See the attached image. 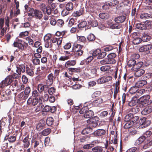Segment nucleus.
Returning <instances> with one entry per match:
<instances>
[{"mask_svg":"<svg viewBox=\"0 0 152 152\" xmlns=\"http://www.w3.org/2000/svg\"><path fill=\"white\" fill-rule=\"evenodd\" d=\"M21 40L18 39L16 41L14 42L13 44V46L18 48V50L20 51H24L26 49L28 45L27 43L24 42V44H23Z\"/></svg>","mask_w":152,"mask_h":152,"instance_id":"1","label":"nucleus"},{"mask_svg":"<svg viewBox=\"0 0 152 152\" xmlns=\"http://www.w3.org/2000/svg\"><path fill=\"white\" fill-rule=\"evenodd\" d=\"M150 97V96L149 95L143 96L141 97L138 100L139 104L137 105V107H141L149 104V99Z\"/></svg>","mask_w":152,"mask_h":152,"instance_id":"2","label":"nucleus"},{"mask_svg":"<svg viewBox=\"0 0 152 152\" xmlns=\"http://www.w3.org/2000/svg\"><path fill=\"white\" fill-rule=\"evenodd\" d=\"M31 144L33 145L34 148L36 150L37 149L40 151H41L43 146L42 142L40 139L33 137L31 140Z\"/></svg>","mask_w":152,"mask_h":152,"instance_id":"3","label":"nucleus"},{"mask_svg":"<svg viewBox=\"0 0 152 152\" xmlns=\"http://www.w3.org/2000/svg\"><path fill=\"white\" fill-rule=\"evenodd\" d=\"M11 77L8 75L0 83V88H3L5 87L11 85L13 82L11 79Z\"/></svg>","mask_w":152,"mask_h":152,"instance_id":"4","label":"nucleus"},{"mask_svg":"<svg viewBox=\"0 0 152 152\" xmlns=\"http://www.w3.org/2000/svg\"><path fill=\"white\" fill-rule=\"evenodd\" d=\"M139 129H142L148 126L151 123V121L148 119L143 118H141L139 121Z\"/></svg>","mask_w":152,"mask_h":152,"instance_id":"5","label":"nucleus"},{"mask_svg":"<svg viewBox=\"0 0 152 152\" xmlns=\"http://www.w3.org/2000/svg\"><path fill=\"white\" fill-rule=\"evenodd\" d=\"M86 74L91 77H93L95 76L97 73V69L95 68L90 67L87 66L85 69Z\"/></svg>","mask_w":152,"mask_h":152,"instance_id":"6","label":"nucleus"},{"mask_svg":"<svg viewBox=\"0 0 152 152\" xmlns=\"http://www.w3.org/2000/svg\"><path fill=\"white\" fill-rule=\"evenodd\" d=\"M56 78L53 75V74H50L47 77L45 83L49 87L52 86L53 83V80Z\"/></svg>","mask_w":152,"mask_h":152,"instance_id":"7","label":"nucleus"},{"mask_svg":"<svg viewBox=\"0 0 152 152\" xmlns=\"http://www.w3.org/2000/svg\"><path fill=\"white\" fill-rule=\"evenodd\" d=\"M62 39V37H60L58 38L55 37H52L50 42V48H51V47H52L53 43H56L58 47H59V46L61 44Z\"/></svg>","mask_w":152,"mask_h":152,"instance_id":"8","label":"nucleus"},{"mask_svg":"<svg viewBox=\"0 0 152 152\" xmlns=\"http://www.w3.org/2000/svg\"><path fill=\"white\" fill-rule=\"evenodd\" d=\"M42 7L41 10L43 11L44 14L46 13L49 15L51 14L52 12V9L49 5L46 6L45 4H42L40 5Z\"/></svg>","mask_w":152,"mask_h":152,"instance_id":"9","label":"nucleus"},{"mask_svg":"<svg viewBox=\"0 0 152 152\" xmlns=\"http://www.w3.org/2000/svg\"><path fill=\"white\" fill-rule=\"evenodd\" d=\"M16 72L17 73L19 74V75H21V73H24L26 71V66L25 65L23 64L16 65Z\"/></svg>","mask_w":152,"mask_h":152,"instance_id":"10","label":"nucleus"},{"mask_svg":"<svg viewBox=\"0 0 152 152\" xmlns=\"http://www.w3.org/2000/svg\"><path fill=\"white\" fill-rule=\"evenodd\" d=\"M116 56V54L114 53L109 54L107 56V59L110 64H114L116 62L115 58Z\"/></svg>","mask_w":152,"mask_h":152,"instance_id":"11","label":"nucleus"},{"mask_svg":"<svg viewBox=\"0 0 152 152\" xmlns=\"http://www.w3.org/2000/svg\"><path fill=\"white\" fill-rule=\"evenodd\" d=\"M32 10H33L34 17L39 19H40L42 18L43 14L41 11L39 10L34 9V8H32Z\"/></svg>","mask_w":152,"mask_h":152,"instance_id":"12","label":"nucleus"},{"mask_svg":"<svg viewBox=\"0 0 152 152\" xmlns=\"http://www.w3.org/2000/svg\"><path fill=\"white\" fill-rule=\"evenodd\" d=\"M106 132L105 130L102 129H99L93 132V134L95 137H98L104 135Z\"/></svg>","mask_w":152,"mask_h":152,"instance_id":"13","label":"nucleus"},{"mask_svg":"<svg viewBox=\"0 0 152 152\" xmlns=\"http://www.w3.org/2000/svg\"><path fill=\"white\" fill-rule=\"evenodd\" d=\"M84 12V9L81 8L79 10L74 11L72 13V15L75 17H78L83 15Z\"/></svg>","mask_w":152,"mask_h":152,"instance_id":"14","label":"nucleus"},{"mask_svg":"<svg viewBox=\"0 0 152 152\" xmlns=\"http://www.w3.org/2000/svg\"><path fill=\"white\" fill-rule=\"evenodd\" d=\"M49 88L45 83L44 85L42 83H40L38 86L37 89L39 92L41 93L43 91L45 92L47 91Z\"/></svg>","mask_w":152,"mask_h":152,"instance_id":"15","label":"nucleus"},{"mask_svg":"<svg viewBox=\"0 0 152 152\" xmlns=\"http://www.w3.org/2000/svg\"><path fill=\"white\" fill-rule=\"evenodd\" d=\"M39 100L36 97H30L27 100V104H32L33 105L35 106L37 104Z\"/></svg>","mask_w":152,"mask_h":152,"instance_id":"16","label":"nucleus"},{"mask_svg":"<svg viewBox=\"0 0 152 152\" xmlns=\"http://www.w3.org/2000/svg\"><path fill=\"white\" fill-rule=\"evenodd\" d=\"M16 135L13 134L12 136H10L9 133L6 134L5 137V140H8L10 142L12 143L14 142L16 140Z\"/></svg>","mask_w":152,"mask_h":152,"instance_id":"17","label":"nucleus"},{"mask_svg":"<svg viewBox=\"0 0 152 152\" xmlns=\"http://www.w3.org/2000/svg\"><path fill=\"white\" fill-rule=\"evenodd\" d=\"M137 97L136 96H134L131 101H128L127 104L130 107H132L136 105L137 103H138V100H137Z\"/></svg>","mask_w":152,"mask_h":152,"instance_id":"18","label":"nucleus"},{"mask_svg":"<svg viewBox=\"0 0 152 152\" xmlns=\"http://www.w3.org/2000/svg\"><path fill=\"white\" fill-rule=\"evenodd\" d=\"M152 111V106H149L146 107L141 111L142 115H145L151 113Z\"/></svg>","mask_w":152,"mask_h":152,"instance_id":"19","label":"nucleus"},{"mask_svg":"<svg viewBox=\"0 0 152 152\" xmlns=\"http://www.w3.org/2000/svg\"><path fill=\"white\" fill-rule=\"evenodd\" d=\"M31 139L29 138V135H27L23 140V145L24 148H27L29 146Z\"/></svg>","mask_w":152,"mask_h":152,"instance_id":"20","label":"nucleus"},{"mask_svg":"<svg viewBox=\"0 0 152 152\" xmlns=\"http://www.w3.org/2000/svg\"><path fill=\"white\" fill-rule=\"evenodd\" d=\"M152 49V45L151 44L144 45L141 46L139 49L140 52H143L147 51Z\"/></svg>","mask_w":152,"mask_h":152,"instance_id":"21","label":"nucleus"},{"mask_svg":"<svg viewBox=\"0 0 152 152\" xmlns=\"http://www.w3.org/2000/svg\"><path fill=\"white\" fill-rule=\"evenodd\" d=\"M46 69V67L45 65H42L37 69V72L38 75H42Z\"/></svg>","mask_w":152,"mask_h":152,"instance_id":"22","label":"nucleus"},{"mask_svg":"<svg viewBox=\"0 0 152 152\" xmlns=\"http://www.w3.org/2000/svg\"><path fill=\"white\" fill-rule=\"evenodd\" d=\"M126 19V15H122L115 18L114 19V21L117 23H122Z\"/></svg>","mask_w":152,"mask_h":152,"instance_id":"23","label":"nucleus"},{"mask_svg":"<svg viewBox=\"0 0 152 152\" xmlns=\"http://www.w3.org/2000/svg\"><path fill=\"white\" fill-rule=\"evenodd\" d=\"M88 24L91 25L92 27H96L98 25V23L97 21L94 19H90L88 20Z\"/></svg>","mask_w":152,"mask_h":152,"instance_id":"24","label":"nucleus"},{"mask_svg":"<svg viewBox=\"0 0 152 152\" xmlns=\"http://www.w3.org/2000/svg\"><path fill=\"white\" fill-rule=\"evenodd\" d=\"M141 39L143 42H148L151 39V37L147 33L144 32L142 34Z\"/></svg>","mask_w":152,"mask_h":152,"instance_id":"25","label":"nucleus"},{"mask_svg":"<svg viewBox=\"0 0 152 152\" xmlns=\"http://www.w3.org/2000/svg\"><path fill=\"white\" fill-rule=\"evenodd\" d=\"M94 115V113L93 111L90 110H87L85 114L83 115V117L85 118H89L88 120L91 119Z\"/></svg>","mask_w":152,"mask_h":152,"instance_id":"26","label":"nucleus"},{"mask_svg":"<svg viewBox=\"0 0 152 152\" xmlns=\"http://www.w3.org/2000/svg\"><path fill=\"white\" fill-rule=\"evenodd\" d=\"M134 75L136 77H139L142 76L145 72V70L142 69L134 70Z\"/></svg>","mask_w":152,"mask_h":152,"instance_id":"27","label":"nucleus"},{"mask_svg":"<svg viewBox=\"0 0 152 152\" xmlns=\"http://www.w3.org/2000/svg\"><path fill=\"white\" fill-rule=\"evenodd\" d=\"M69 74L72 75L73 72L79 73L81 72V69L80 67L77 68H69L68 69Z\"/></svg>","mask_w":152,"mask_h":152,"instance_id":"28","label":"nucleus"},{"mask_svg":"<svg viewBox=\"0 0 152 152\" xmlns=\"http://www.w3.org/2000/svg\"><path fill=\"white\" fill-rule=\"evenodd\" d=\"M77 61L75 60H69L65 64V66L66 68L75 66L76 63Z\"/></svg>","mask_w":152,"mask_h":152,"instance_id":"29","label":"nucleus"},{"mask_svg":"<svg viewBox=\"0 0 152 152\" xmlns=\"http://www.w3.org/2000/svg\"><path fill=\"white\" fill-rule=\"evenodd\" d=\"M145 139V137L143 135L140 137L135 141L134 145L136 146H137L140 144L144 142Z\"/></svg>","mask_w":152,"mask_h":152,"instance_id":"30","label":"nucleus"},{"mask_svg":"<svg viewBox=\"0 0 152 152\" xmlns=\"http://www.w3.org/2000/svg\"><path fill=\"white\" fill-rule=\"evenodd\" d=\"M140 18L142 20H145L152 18L151 15L147 13H142L140 14Z\"/></svg>","mask_w":152,"mask_h":152,"instance_id":"31","label":"nucleus"},{"mask_svg":"<svg viewBox=\"0 0 152 152\" xmlns=\"http://www.w3.org/2000/svg\"><path fill=\"white\" fill-rule=\"evenodd\" d=\"M137 86L135 84L134 86L132 87L129 91V93L132 94L137 93L138 88Z\"/></svg>","mask_w":152,"mask_h":152,"instance_id":"32","label":"nucleus"},{"mask_svg":"<svg viewBox=\"0 0 152 152\" xmlns=\"http://www.w3.org/2000/svg\"><path fill=\"white\" fill-rule=\"evenodd\" d=\"M23 92L24 94V99H27L31 92L30 88L28 86H27L25 88Z\"/></svg>","mask_w":152,"mask_h":152,"instance_id":"33","label":"nucleus"},{"mask_svg":"<svg viewBox=\"0 0 152 152\" xmlns=\"http://www.w3.org/2000/svg\"><path fill=\"white\" fill-rule=\"evenodd\" d=\"M147 83V81L145 80H141L138 81L136 84L137 87H142Z\"/></svg>","mask_w":152,"mask_h":152,"instance_id":"34","label":"nucleus"},{"mask_svg":"<svg viewBox=\"0 0 152 152\" xmlns=\"http://www.w3.org/2000/svg\"><path fill=\"white\" fill-rule=\"evenodd\" d=\"M74 8V5L73 3L69 2L67 3L65 5V8L68 10L72 12Z\"/></svg>","mask_w":152,"mask_h":152,"instance_id":"35","label":"nucleus"},{"mask_svg":"<svg viewBox=\"0 0 152 152\" xmlns=\"http://www.w3.org/2000/svg\"><path fill=\"white\" fill-rule=\"evenodd\" d=\"M111 68L110 66L104 65L101 66L100 69V71L102 72H107L109 71V70Z\"/></svg>","mask_w":152,"mask_h":152,"instance_id":"36","label":"nucleus"},{"mask_svg":"<svg viewBox=\"0 0 152 152\" xmlns=\"http://www.w3.org/2000/svg\"><path fill=\"white\" fill-rule=\"evenodd\" d=\"M121 26V25L116 23L111 24V25H110V28L112 29H119Z\"/></svg>","mask_w":152,"mask_h":152,"instance_id":"37","label":"nucleus"},{"mask_svg":"<svg viewBox=\"0 0 152 152\" xmlns=\"http://www.w3.org/2000/svg\"><path fill=\"white\" fill-rule=\"evenodd\" d=\"M26 73L28 75L31 77H32L34 76V73L33 71V70L30 68L28 66L26 67Z\"/></svg>","mask_w":152,"mask_h":152,"instance_id":"38","label":"nucleus"},{"mask_svg":"<svg viewBox=\"0 0 152 152\" xmlns=\"http://www.w3.org/2000/svg\"><path fill=\"white\" fill-rule=\"evenodd\" d=\"M102 98H99L97 99L94 100L93 102V104L95 106H98L99 105L102 103Z\"/></svg>","mask_w":152,"mask_h":152,"instance_id":"39","label":"nucleus"},{"mask_svg":"<svg viewBox=\"0 0 152 152\" xmlns=\"http://www.w3.org/2000/svg\"><path fill=\"white\" fill-rule=\"evenodd\" d=\"M45 125V122H39L37 125L36 129L38 131H40L43 129Z\"/></svg>","mask_w":152,"mask_h":152,"instance_id":"40","label":"nucleus"},{"mask_svg":"<svg viewBox=\"0 0 152 152\" xmlns=\"http://www.w3.org/2000/svg\"><path fill=\"white\" fill-rule=\"evenodd\" d=\"M136 63V61L134 59H131L129 60L127 63L128 66L129 67H134V66Z\"/></svg>","mask_w":152,"mask_h":152,"instance_id":"41","label":"nucleus"},{"mask_svg":"<svg viewBox=\"0 0 152 152\" xmlns=\"http://www.w3.org/2000/svg\"><path fill=\"white\" fill-rule=\"evenodd\" d=\"M82 49H79L78 50H77V51H73L75 56L77 57L81 56L84 53L83 50H82Z\"/></svg>","mask_w":152,"mask_h":152,"instance_id":"42","label":"nucleus"},{"mask_svg":"<svg viewBox=\"0 0 152 152\" xmlns=\"http://www.w3.org/2000/svg\"><path fill=\"white\" fill-rule=\"evenodd\" d=\"M87 122L88 123L90 124L91 126L89 127L90 128H91V129L93 128H94L96 127L98 125L97 122L94 121L90 120H87Z\"/></svg>","mask_w":152,"mask_h":152,"instance_id":"43","label":"nucleus"},{"mask_svg":"<svg viewBox=\"0 0 152 152\" xmlns=\"http://www.w3.org/2000/svg\"><path fill=\"white\" fill-rule=\"evenodd\" d=\"M10 98L8 96L5 92H2L1 95V102L10 99Z\"/></svg>","mask_w":152,"mask_h":152,"instance_id":"44","label":"nucleus"},{"mask_svg":"<svg viewBox=\"0 0 152 152\" xmlns=\"http://www.w3.org/2000/svg\"><path fill=\"white\" fill-rule=\"evenodd\" d=\"M83 47V46L79 44H75L74 45V47L73 48V51H77V50L80 49H82Z\"/></svg>","mask_w":152,"mask_h":152,"instance_id":"45","label":"nucleus"},{"mask_svg":"<svg viewBox=\"0 0 152 152\" xmlns=\"http://www.w3.org/2000/svg\"><path fill=\"white\" fill-rule=\"evenodd\" d=\"M87 39L89 42H93L95 39L96 37L94 34L91 33L87 36Z\"/></svg>","mask_w":152,"mask_h":152,"instance_id":"46","label":"nucleus"},{"mask_svg":"<svg viewBox=\"0 0 152 152\" xmlns=\"http://www.w3.org/2000/svg\"><path fill=\"white\" fill-rule=\"evenodd\" d=\"M53 118L52 117H49L47 118L46 123L48 126H50L53 124Z\"/></svg>","mask_w":152,"mask_h":152,"instance_id":"47","label":"nucleus"},{"mask_svg":"<svg viewBox=\"0 0 152 152\" xmlns=\"http://www.w3.org/2000/svg\"><path fill=\"white\" fill-rule=\"evenodd\" d=\"M130 112H132V114H135L140 111V109L137 107H133L129 109Z\"/></svg>","mask_w":152,"mask_h":152,"instance_id":"48","label":"nucleus"},{"mask_svg":"<svg viewBox=\"0 0 152 152\" xmlns=\"http://www.w3.org/2000/svg\"><path fill=\"white\" fill-rule=\"evenodd\" d=\"M136 27L137 28L142 30H145L146 28L145 25L144 24L141 23L136 24Z\"/></svg>","mask_w":152,"mask_h":152,"instance_id":"49","label":"nucleus"},{"mask_svg":"<svg viewBox=\"0 0 152 152\" xmlns=\"http://www.w3.org/2000/svg\"><path fill=\"white\" fill-rule=\"evenodd\" d=\"M91 128L87 127L84 129L82 131V133L83 134H85L90 133L92 131Z\"/></svg>","mask_w":152,"mask_h":152,"instance_id":"50","label":"nucleus"},{"mask_svg":"<svg viewBox=\"0 0 152 152\" xmlns=\"http://www.w3.org/2000/svg\"><path fill=\"white\" fill-rule=\"evenodd\" d=\"M139 119V116H134L133 115V117L131 118V119L130 121H129L133 125H134V123H136V122Z\"/></svg>","mask_w":152,"mask_h":152,"instance_id":"51","label":"nucleus"},{"mask_svg":"<svg viewBox=\"0 0 152 152\" xmlns=\"http://www.w3.org/2000/svg\"><path fill=\"white\" fill-rule=\"evenodd\" d=\"M143 64V62L142 61H140L136 63V64L134 66V68L135 70L140 69Z\"/></svg>","mask_w":152,"mask_h":152,"instance_id":"52","label":"nucleus"},{"mask_svg":"<svg viewBox=\"0 0 152 152\" xmlns=\"http://www.w3.org/2000/svg\"><path fill=\"white\" fill-rule=\"evenodd\" d=\"M107 53L105 52H102L100 50V53L97 56L98 59H101L104 58L106 55Z\"/></svg>","mask_w":152,"mask_h":152,"instance_id":"53","label":"nucleus"},{"mask_svg":"<svg viewBox=\"0 0 152 152\" xmlns=\"http://www.w3.org/2000/svg\"><path fill=\"white\" fill-rule=\"evenodd\" d=\"M91 136L90 135H85L82 137L80 138V141L81 142H84L88 140L90 138Z\"/></svg>","mask_w":152,"mask_h":152,"instance_id":"54","label":"nucleus"},{"mask_svg":"<svg viewBox=\"0 0 152 152\" xmlns=\"http://www.w3.org/2000/svg\"><path fill=\"white\" fill-rule=\"evenodd\" d=\"M51 130L49 128L46 129L42 132V134L45 136L48 135L51 132Z\"/></svg>","mask_w":152,"mask_h":152,"instance_id":"55","label":"nucleus"},{"mask_svg":"<svg viewBox=\"0 0 152 152\" xmlns=\"http://www.w3.org/2000/svg\"><path fill=\"white\" fill-rule=\"evenodd\" d=\"M87 25V22L85 20L81 22L78 25V27L80 28H83L85 27Z\"/></svg>","mask_w":152,"mask_h":152,"instance_id":"56","label":"nucleus"},{"mask_svg":"<svg viewBox=\"0 0 152 152\" xmlns=\"http://www.w3.org/2000/svg\"><path fill=\"white\" fill-rule=\"evenodd\" d=\"M125 123L124 126V128L125 129L129 128L133 125L130 121H126Z\"/></svg>","mask_w":152,"mask_h":152,"instance_id":"57","label":"nucleus"},{"mask_svg":"<svg viewBox=\"0 0 152 152\" xmlns=\"http://www.w3.org/2000/svg\"><path fill=\"white\" fill-rule=\"evenodd\" d=\"M142 41L141 38L139 37L134 38L133 40V43L134 45H137L140 43Z\"/></svg>","mask_w":152,"mask_h":152,"instance_id":"58","label":"nucleus"},{"mask_svg":"<svg viewBox=\"0 0 152 152\" xmlns=\"http://www.w3.org/2000/svg\"><path fill=\"white\" fill-rule=\"evenodd\" d=\"M77 40L80 42L85 43L86 42V39L83 36H79L77 37Z\"/></svg>","mask_w":152,"mask_h":152,"instance_id":"59","label":"nucleus"},{"mask_svg":"<svg viewBox=\"0 0 152 152\" xmlns=\"http://www.w3.org/2000/svg\"><path fill=\"white\" fill-rule=\"evenodd\" d=\"M64 22L63 20L61 19H59L57 20L56 25L59 27H62L64 25Z\"/></svg>","mask_w":152,"mask_h":152,"instance_id":"60","label":"nucleus"},{"mask_svg":"<svg viewBox=\"0 0 152 152\" xmlns=\"http://www.w3.org/2000/svg\"><path fill=\"white\" fill-rule=\"evenodd\" d=\"M99 17L103 19H107L109 17V15L106 13H100L99 15Z\"/></svg>","mask_w":152,"mask_h":152,"instance_id":"61","label":"nucleus"},{"mask_svg":"<svg viewBox=\"0 0 152 152\" xmlns=\"http://www.w3.org/2000/svg\"><path fill=\"white\" fill-rule=\"evenodd\" d=\"M70 58V57L69 56H61L59 58L58 60L60 61H64Z\"/></svg>","mask_w":152,"mask_h":152,"instance_id":"62","label":"nucleus"},{"mask_svg":"<svg viewBox=\"0 0 152 152\" xmlns=\"http://www.w3.org/2000/svg\"><path fill=\"white\" fill-rule=\"evenodd\" d=\"M75 23V20L73 18H71L68 23L67 26L69 27H71Z\"/></svg>","mask_w":152,"mask_h":152,"instance_id":"63","label":"nucleus"},{"mask_svg":"<svg viewBox=\"0 0 152 152\" xmlns=\"http://www.w3.org/2000/svg\"><path fill=\"white\" fill-rule=\"evenodd\" d=\"M44 105L42 104H39L37 105L35 110V111L36 112H38L43 107Z\"/></svg>","mask_w":152,"mask_h":152,"instance_id":"64","label":"nucleus"}]
</instances>
